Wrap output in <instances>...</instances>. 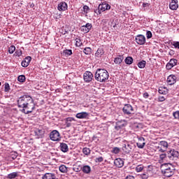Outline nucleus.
Instances as JSON below:
<instances>
[{"instance_id":"60","label":"nucleus","mask_w":179,"mask_h":179,"mask_svg":"<svg viewBox=\"0 0 179 179\" xmlns=\"http://www.w3.org/2000/svg\"><path fill=\"white\" fill-rule=\"evenodd\" d=\"M99 1H103V0H99Z\"/></svg>"},{"instance_id":"5","label":"nucleus","mask_w":179,"mask_h":179,"mask_svg":"<svg viewBox=\"0 0 179 179\" xmlns=\"http://www.w3.org/2000/svg\"><path fill=\"white\" fill-rule=\"evenodd\" d=\"M50 138L53 142H58L61 141V134H59V131L57 130H53L50 134Z\"/></svg>"},{"instance_id":"57","label":"nucleus","mask_w":179,"mask_h":179,"mask_svg":"<svg viewBox=\"0 0 179 179\" xmlns=\"http://www.w3.org/2000/svg\"><path fill=\"white\" fill-rule=\"evenodd\" d=\"M66 127H67L68 128H69V127H71V122H66Z\"/></svg>"},{"instance_id":"16","label":"nucleus","mask_w":179,"mask_h":179,"mask_svg":"<svg viewBox=\"0 0 179 179\" xmlns=\"http://www.w3.org/2000/svg\"><path fill=\"white\" fill-rule=\"evenodd\" d=\"M30 62H31V57L28 56L22 62L21 65L23 68H27V66L30 65Z\"/></svg>"},{"instance_id":"22","label":"nucleus","mask_w":179,"mask_h":179,"mask_svg":"<svg viewBox=\"0 0 179 179\" xmlns=\"http://www.w3.org/2000/svg\"><path fill=\"white\" fill-rule=\"evenodd\" d=\"M81 170L85 174H90L92 171V168L89 165H85L81 167Z\"/></svg>"},{"instance_id":"35","label":"nucleus","mask_w":179,"mask_h":179,"mask_svg":"<svg viewBox=\"0 0 179 179\" xmlns=\"http://www.w3.org/2000/svg\"><path fill=\"white\" fill-rule=\"evenodd\" d=\"M15 51H16V47H15V45H11V46L8 48V52H9V54H13V52H15Z\"/></svg>"},{"instance_id":"18","label":"nucleus","mask_w":179,"mask_h":179,"mask_svg":"<svg viewBox=\"0 0 179 179\" xmlns=\"http://www.w3.org/2000/svg\"><path fill=\"white\" fill-rule=\"evenodd\" d=\"M34 134L37 138H43L44 136V129L43 128L35 129Z\"/></svg>"},{"instance_id":"39","label":"nucleus","mask_w":179,"mask_h":179,"mask_svg":"<svg viewBox=\"0 0 179 179\" xmlns=\"http://www.w3.org/2000/svg\"><path fill=\"white\" fill-rule=\"evenodd\" d=\"M73 171H76V173H79V171L82 170V168H80V166H74L73 167Z\"/></svg>"},{"instance_id":"36","label":"nucleus","mask_w":179,"mask_h":179,"mask_svg":"<svg viewBox=\"0 0 179 179\" xmlns=\"http://www.w3.org/2000/svg\"><path fill=\"white\" fill-rule=\"evenodd\" d=\"M76 47H80V45H82V40H80V38H76Z\"/></svg>"},{"instance_id":"49","label":"nucleus","mask_w":179,"mask_h":179,"mask_svg":"<svg viewBox=\"0 0 179 179\" xmlns=\"http://www.w3.org/2000/svg\"><path fill=\"white\" fill-rule=\"evenodd\" d=\"M166 157H167V155H166V154H161L159 155V159L162 161L164 160V159H166Z\"/></svg>"},{"instance_id":"11","label":"nucleus","mask_w":179,"mask_h":179,"mask_svg":"<svg viewBox=\"0 0 179 179\" xmlns=\"http://www.w3.org/2000/svg\"><path fill=\"white\" fill-rule=\"evenodd\" d=\"M99 7L102 12L111 9V6L108 3H107L106 1H103L101 3H100L99 5Z\"/></svg>"},{"instance_id":"24","label":"nucleus","mask_w":179,"mask_h":179,"mask_svg":"<svg viewBox=\"0 0 179 179\" xmlns=\"http://www.w3.org/2000/svg\"><path fill=\"white\" fill-rule=\"evenodd\" d=\"M102 55H104V49L101 48H98L95 53V57H97V58H100Z\"/></svg>"},{"instance_id":"12","label":"nucleus","mask_w":179,"mask_h":179,"mask_svg":"<svg viewBox=\"0 0 179 179\" xmlns=\"http://www.w3.org/2000/svg\"><path fill=\"white\" fill-rule=\"evenodd\" d=\"M138 141L136 143L137 147L139 149H143V148H145V145H146V143H145V138L138 137Z\"/></svg>"},{"instance_id":"7","label":"nucleus","mask_w":179,"mask_h":179,"mask_svg":"<svg viewBox=\"0 0 179 179\" xmlns=\"http://www.w3.org/2000/svg\"><path fill=\"white\" fill-rule=\"evenodd\" d=\"M178 60L177 59H171L169 62L166 65V69L167 71H170L177 65Z\"/></svg>"},{"instance_id":"4","label":"nucleus","mask_w":179,"mask_h":179,"mask_svg":"<svg viewBox=\"0 0 179 179\" xmlns=\"http://www.w3.org/2000/svg\"><path fill=\"white\" fill-rule=\"evenodd\" d=\"M133 149H134V144L127 141H123L122 150L124 152V153H131Z\"/></svg>"},{"instance_id":"32","label":"nucleus","mask_w":179,"mask_h":179,"mask_svg":"<svg viewBox=\"0 0 179 179\" xmlns=\"http://www.w3.org/2000/svg\"><path fill=\"white\" fill-rule=\"evenodd\" d=\"M59 170L61 173H66L68 171V168L65 165H61Z\"/></svg>"},{"instance_id":"33","label":"nucleus","mask_w":179,"mask_h":179,"mask_svg":"<svg viewBox=\"0 0 179 179\" xmlns=\"http://www.w3.org/2000/svg\"><path fill=\"white\" fill-rule=\"evenodd\" d=\"M83 153L85 156H89V155H90V148H84L83 149Z\"/></svg>"},{"instance_id":"40","label":"nucleus","mask_w":179,"mask_h":179,"mask_svg":"<svg viewBox=\"0 0 179 179\" xmlns=\"http://www.w3.org/2000/svg\"><path fill=\"white\" fill-rule=\"evenodd\" d=\"M83 9L84 13H89V10H90V8H89V6H84Z\"/></svg>"},{"instance_id":"26","label":"nucleus","mask_w":179,"mask_h":179,"mask_svg":"<svg viewBox=\"0 0 179 179\" xmlns=\"http://www.w3.org/2000/svg\"><path fill=\"white\" fill-rule=\"evenodd\" d=\"M17 177H19V172H13L11 173H9L6 176V178H8V179H15Z\"/></svg>"},{"instance_id":"17","label":"nucleus","mask_w":179,"mask_h":179,"mask_svg":"<svg viewBox=\"0 0 179 179\" xmlns=\"http://www.w3.org/2000/svg\"><path fill=\"white\" fill-rule=\"evenodd\" d=\"M176 82H177V77L175 75L171 74L168 76L167 83H169V85H174Z\"/></svg>"},{"instance_id":"38","label":"nucleus","mask_w":179,"mask_h":179,"mask_svg":"<svg viewBox=\"0 0 179 179\" xmlns=\"http://www.w3.org/2000/svg\"><path fill=\"white\" fill-rule=\"evenodd\" d=\"M10 157L11 159H13V160H15V159H16V157H17V152H12L10 153Z\"/></svg>"},{"instance_id":"30","label":"nucleus","mask_w":179,"mask_h":179,"mask_svg":"<svg viewBox=\"0 0 179 179\" xmlns=\"http://www.w3.org/2000/svg\"><path fill=\"white\" fill-rule=\"evenodd\" d=\"M136 173H142L143 170H145V167L143 165H138L135 169Z\"/></svg>"},{"instance_id":"13","label":"nucleus","mask_w":179,"mask_h":179,"mask_svg":"<svg viewBox=\"0 0 179 179\" xmlns=\"http://www.w3.org/2000/svg\"><path fill=\"white\" fill-rule=\"evenodd\" d=\"M93 26L90 23H87L85 25L81 27V31L83 33H89Z\"/></svg>"},{"instance_id":"58","label":"nucleus","mask_w":179,"mask_h":179,"mask_svg":"<svg viewBox=\"0 0 179 179\" xmlns=\"http://www.w3.org/2000/svg\"><path fill=\"white\" fill-rule=\"evenodd\" d=\"M159 152H162L163 153L164 152H166V150H164V148L163 149V148H160L159 149Z\"/></svg>"},{"instance_id":"52","label":"nucleus","mask_w":179,"mask_h":179,"mask_svg":"<svg viewBox=\"0 0 179 179\" xmlns=\"http://www.w3.org/2000/svg\"><path fill=\"white\" fill-rule=\"evenodd\" d=\"M149 6H150V4L149 3H143V8H149Z\"/></svg>"},{"instance_id":"9","label":"nucleus","mask_w":179,"mask_h":179,"mask_svg":"<svg viewBox=\"0 0 179 179\" xmlns=\"http://www.w3.org/2000/svg\"><path fill=\"white\" fill-rule=\"evenodd\" d=\"M122 111L124 114H127V115H129V114H132V111H134V108L131 104H126L122 108Z\"/></svg>"},{"instance_id":"2","label":"nucleus","mask_w":179,"mask_h":179,"mask_svg":"<svg viewBox=\"0 0 179 179\" xmlns=\"http://www.w3.org/2000/svg\"><path fill=\"white\" fill-rule=\"evenodd\" d=\"M95 80L101 83H104L108 80L110 75L108 71L104 69H98L94 75Z\"/></svg>"},{"instance_id":"10","label":"nucleus","mask_w":179,"mask_h":179,"mask_svg":"<svg viewBox=\"0 0 179 179\" xmlns=\"http://www.w3.org/2000/svg\"><path fill=\"white\" fill-rule=\"evenodd\" d=\"M179 156V152L176 150H171L169 152H168V155L167 157L170 159V160H173L174 159V157H178Z\"/></svg>"},{"instance_id":"19","label":"nucleus","mask_w":179,"mask_h":179,"mask_svg":"<svg viewBox=\"0 0 179 179\" xmlns=\"http://www.w3.org/2000/svg\"><path fill=\"white\" fill-rule=\"evenodd\" d=\"M57 9L60 12H62L64 10H66V9H68V4H66V2L62 1V2L59 3Z\"/></svg>"},{"instance_id":"3","label":"nucleus","mask_w":179,"mask_h":179,"mask_svg":"<svg viewBox=\"0 0 179 179\" xmlns=\"http://www.w3.org/2000/svg\"><path fill=\"white\" fill-rule=\"evenodd\" d=\"M161 171L165 177L174 176V166L170 163H165L161 165Z\"/></svg>"},{"instance_id":"44","label":"nucleus","mask_w":179,"mask_h":179,"mask_svg":"<svg viewBox=\"0 0 179 179\" xmlns=\"http://www.w3.org/2000/svg\"><path fill=\"white\" fill-rule=\"evenodd\" d=\"M113 153H115V155H118V153H120V148L117 147L113 148Z\"/></svg>"},{"instance_id":"56","label":"nucleus","mask_w":179,"mask_h":179,"mask_svg":"<svg viewBox=\"0 0 179 179\" xmlns=\"http://www.w3.org/2000/svg\"><path fill=\"white\" fill-rule=\"evenodd\" d=\"M125 179H135V177L133 176H127Z\"/></svg>"},{"instance_id":"50","label":"nucleus","mask_w":179,"mask_h":179,"mask_svg":"<svg viewBox=\"0 0 179 179\" xmlns=\"http://www.w3.org/2000/svg\"><path fill=\"white\" fill-rule=\"evenodd\" d=\"M173 45L175 48H178L179 50V41L173 42Z\"/></svg>"},{"instance_id":"47","label":"nucleus","mask_w":179,"mask_h":179,"mask_svg":"<svg viewBox=\"0 0 179 179\" xmlns=\"http://www.w3.org/2000/svg\"><path fill=\"white\" fill-rule=\"evenodd\" d=\"M152 31H147V32H146V37H147V38H152Z\"/></svg>"},{"instance_id":"28","label":"nucleus","mask_w":179,"mask_h":179,"mask_svg":"<svg viewBox=\"0 0 179 179\" xmlns=\"http://www.w3.org/2000/svg\"><path fill=\"white\" fill-rule=\"evenodd\" d=\"M124 62L125 64H127V65H131L132 64V62H134V59L131 57H127L125 59H124Z\"/></svg>"},{"instance_id":"46","label":"nucleus","mask_w":179,"mask_h":179,"mask_svg":"<svg viewBox=\"0 0 179 179\" xmlns=\"http://www.w3.org/2000/svg\"><path fill=\"white\" fill-rule=\"evenodd\" d=\"M95 13H96V15H101V13L103 12L101 9L100 7L98 6V8L94 10Z\"/></svg>"},{"instance_id":"23","label":"nucleus","mask_w":179,"mask_h":179,"mask_svg":"<svg viewBox=\"0 0 179 179\" xmlns=\"http://www.w3.org/2000/svg\"><path fill=\"white\" fill-rule=\"evenodd\" d=\"M59 148L62 152H63L64 153H66V152L69 150V148H68V145L65 143H60Z\"/></svg>"},{"instance_id":"20","label":"nucleus","mask_w":179,"mask_h":179,"mask_svg":"<svg viewBox=\"0 0 179 179\" xmlns=\"http://www.w3.org/2000/svg\"><path fill=\"white\" fill-rule=\"evenodd\" d=\"M42 179H57V176L55 173H46L43 176Z\"/></svg>"},{"instance_id":"51","label":"nucleus","mask_w":179,"mask_h":179,"mask_svg":"<svg viewBox=\"0 0 179 179\" xmlns=\"http://www.w3.org/2000/svg\"><path fill=\"white\" fill-rule=\"evenodd\" d=\"M72 121H75V118H73V117H67L66 118V122H72Z\"/></svg>"},{"instance_id":"34","label":"nucleus","mask_w":179,"mask_h":179,"mask_svg":"<svg viewBox=\"0 0 179 179\" xmlns=\"http://www.w3.org/2000/svg\"><path fill=\"white\" fill-rule=\"evenodd\" d=\"M17 80L18 82H21L22 83H23L26 80V76H24V75L19 76L17 78Z\"/></svg>"},{"instance_id":"6","label":"nucleus","mask_w":179,"mask_h":179,"mask_svg":"<svg viewBox=\"0 0 179 179\" xmlns=\"http://www.w3.org/2000/svg\"><path fill=\"white\" fill-rule=\"evenodd\" d=\"M135 41L139 45H143L146 43V37L144 35L138 34L136 36Z\"/></svg>"},{"instance_id":"59","label":"nucleus","mask_w":179,"mask_h":179,"mask_svg":"<svg viewBox=\"0 0 179 179\" xmlns=\"http://www.w3.org/2000/svg\"><path fill=\"white\" fill-rule=\"evenodd\" d=\"M1 83L0 82V86H1Z\"/></svg>"},{"instance_id":"55","label":"nucleus","mask_w":179,"mask_h":179,"mask_svg":"<svg viewBox=\"0 0 179 179\" xmlns=\"http://www.w3.org/2000/svg\"><path fill=\"white\" fill-rule=\"evenodd\" d=\"M158 92L160 94H166V91H163L162 89H159Z\"/></svg>"},{"instance_id":"14","label":"nucleus","mask_w":179,"mask_h":179,"mask_svg":"<svg viewBox=\"0 0 179 179\" xmlns=\"http://www.w3.org/2000/svg\"><path fill=\"white\" fill-rule=\"evenodd\" d=\"M76 117L79 120H86L87 119V117H89V113L87 112L78 113L76 115Z\"/></svg>"},{"instance_id":"43","label":"nucleus","mask_w":179,"mask_h":179,"mask_svg":"<svg viewBox=\"0 0 179 179\" xmlns=\"http://www.w3.org/2000/svg\"><path fill=\"white\" fill-rule=\"evenodd\" d=\"M4 87H5V92H9L10 90V87L9 86V83H6L4 84Z\"/></svg>"},{"instance_id":"41","label":"nucleus","mask_w":179,"mask_h":179,"mask_svg":"<svg viewBox=\"0 0 179 179\" xmlns=\"http://www.w3.org/2000/svg\"><path fill=\"white\" fill-rule=\"evenodd\" d=\"M63 52L65 55H72V50H64Z\"/></svg>"},{"instance_id":"15","label":"nucleus","mask_w":179,"mask_h":179,"mask_svg":"<svg viewBox=\"0 0 179 179\" xmlns=\"http://www.w3.org/2000/svg\"><path fill=\"white\" fill-rule=\"evenodd\" d=\"M169 8L171 10H177L178 9V0H172L169 4Z\"/></svg>"},{"instance_id":"27","label":"nucleus","mask_w":179,"mask_h":179,"mask_svg":"<svg viewBox=\"0 0 179 179\" xmlns=\"http://www.w3.org/2000/svg\"><path fill=\"white\" fill-rule=\"evenodd\" d=\"M159 145V146L163 147V149H164L165 150H167V148H169V143L165 141H160Z\"/></svg>"},{"instance_id":"8","label":"nucleus","mask_w":179,"mask_h":179,"mask_svg":"<svg viewBox=\"0 0 179 179\" xmlns=\"http://www.w3.org/2000/svg\"><path fill=\"white\" fill-rule=\"evenodd\" d=\"M93 73L90 71H85L83 74V79L85 82L89 83L93 80Z\"/></svg>"},{"instance_id":"45","label":"nucleus","mask_w":179,"mask_h":179,"mask_svg":"<svg viewBox=\"0 0 179 179\" xmlns=\"http://www.w3.org/2000/svg\"><path fill=\"white\" fill-rule=\"evenodd\" d=\"M173 115L174 118H176V120H179V110L174 112L173 113Z\"/></svg>"},{"instance_id":"25","label":"nucleus","mask_w":179,"mask_h":179,"mask_svg":"<svg viewBox=\"0 0 179 179\" xmlns=\"http://www.w3.org/2000/svg\"><path fill=\"white\" fill-rule=\"evenodd\" d=\"M122 61H124V56L122 55H119L117 57H115L114 59V62L117 65H120L121 62H122Z\"/></svg>"},{"instance_id":"31","label":"nucleus","mask_w":179,"mask_h":179,"mask_svg":"<svg viewBox=\"0 0 179 179\" xmlns=\"http://www.w3.org/2000/svg\"><path fill=\"white\" fill-rule=\"evenodd\" d=\"M83 52L85 54V55H90V54H92V48L87 47L83 50Z\"/></svg>"},{"instance_id":"1","label":"nucleus","mask_w":179,"mask_h":179,"mask_svg":"<svg viewBox=\"0 0 179 179\" xmlns=\"http://www.w3.org/2000/svg\"><path fill=\"white\" fill-rule=\"evenodd\" d=\"M17 106L20 108H22V112L24 114H30L33 113L36 106L33 98L29 95H24L17 100Z\"/></svg>"},{"instance_id":"37","label":"nucleus","mask_w":179,"mask_h":179,"mask_svg":"<svg viewBox=\"0 0 179 179\" xmlns=\"http://www.w3.org/2000/svg\"><path fill=\"white\" fill-rule=\"evenodd\" d=\"M140 178L148 179L149 178V174L148 173H144L140 175Z\"/></svg>"},{"instance_id":"29","label":"nucleus","mask_w":179,"mask_h":179,"mask_svg":"<svg viewBox=\"0 0 179 179\" xmlns=\"http://www.w3.org/2000/svg\"><path fill=\"white\" fill-rule=\"evenodd\" d=\"M138 68H140L141 69H143V68H145V66H146V61L143 60L141 62H139L138 63Z\"/></svg>"},{"instance_id":"21","label":"nucleus","mask_w":179,"mask_h":179,"mask_svg":"<svg viewBox=\"0 0 179 179\" xmlns=\"http://www.w3.org/2000/svg\"><path fill=\"white\" fill-rule=\"evenodd\" d=\"M114 164L116 166V167L121 168L124 166V160L121 158H117L114 161Z\"/></svg>"},{"instance_id":"42","label":"nucleus","mask_w":179,"mask_h":179,"mask_svg":"<svg viewBox=\"0 0 179 179\" xmlns=\"http://www.w3.org/2000/svg\"><path fill=\"white\" fill-rule=\"evenodd\" d=\"M22 50H17L15 51L14 55H15V57H22Z\"/></svg>"},{"instance_id":"48","label":"nucleus","mask_w":179,"mask_h":179,"mask_svg":"<svg viewBox=\"0 0 179 179\" xmlns=\"http://www.w3.org/2000/svg\"><path fill=\"white\" fill-rule=\"evenodd\" d=\"M103 160H104V159L102 157H99L96 158L95 162L97 163H101V162H103Z\"/></svg>"},{"instance_id":"53","label":"nucleus","mask_w":179,"mask_h":179,"mask_svg":"<svg viewBox=\"0 0 179 179\" xmlns=\"http://www.w3.org/2000/svg\"><path fill=\"white\" fill-rule=\"evenodd\" d=\"M164 100H166V99L163 96H159V98H158L159 101L162 102V101H164Z\"/></svg>"},{"instance_id":"54","label":"nucleus","mask_w":179,"mask_h":179,"mask_svg":"<svg viewBox=\"0 0 179 179\" xmlns=\"http://www.w3.org/2000/svg\"><path fill=\"white\" fill-rule=\"evenodd\" d=\"M143 96L144 99H148L149 98V93L144 92Z\"/></svg>"}]
</instances>
